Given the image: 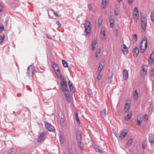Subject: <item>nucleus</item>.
Returning <instances> with one entry per match:
<instances>
[{
	"instance_id": "obj_1",
	"label": "nucleus",
	"mask_w": 154,
	"mask_h": 154,
	"mask_svg": "<svg viewBox=\"0 0 154 154\" xmlns=\"http://www.w3.org/2000/svg\"><path fill=\"white\" fill-rule=\"evenodd\" d=\"M147 38L144 37L141 42L140 47L141 51L143 53L145 52L147 47Z\"/></svg>"
},
{
	"instance_id": "obj_2",
	"label": "nucleus",
	"mask_w": 154,
	"mask_h": 154,
	"mask_svg": "<svg viewBox=\"0 0 154 154\" xmlns=\"http://www.w3.org/2000/svg\"><path fill=\"white\" fill-rule=\"evenodd\" d=\"M60 88L63 92L68 90L67 88V82L65 79H62L60 82Z\"/></svg>"
},
{
	"instance_id": "obj_3",
	"label": "nucleus",
	"mask_w": 154,
	"mask_h": 154,
	"mask_svg": "<svg viewBox=\"0 0 154 154\" xmlns=\"http://www.w3.org/2000/svg\"><path fill=\"white\" fill-rule=\"evenodd\" d=\"M85 27V32L87 34L91 32V23L88 21H86L84 24Z\"/></svg>"
},
{
	"instance_id": "obj_4",
	"label": "nucleus",
	"mask_w": 154,
	"mask_h": 154,
	"mask_svg": "<svg viewBox=\"0 0 154 154\" xmlns=\"http://www.w3.org/2000/svg\"><path fill=\"white\" fill-rule=\"evenodd\" d=\"M46 128L49 131L55 132V130L54 127L49 123H46L45 124Z\"/></svg>"
},
{
	"instance_id": "obj_5",
	"label": "nucleus",
	"mask_w": 154,
	"mask_h": 154,
	"mask_svg": "<svg viewBox=\"0 0 154 154\" xmlns=\"http://www.w3.org/2000/svg\"><path fill=\"white\" fill-rule=\"evenodd\" d=\"M105 65V63L104 61H101L100 63L99 66L98 68L97 73H100Z\"/></svg>"
},
{
	"instance_id": "obj_6",
	"label": "nucleus",
	"mask_w": 154,
	"mask_h": 154,
	"mask_svg": "<svg viewBox=\"0 0 154 154\" xmlns=\"http://www.w3.org/2000/svg\"><path fill=\"white\" fill-rule=\"evenodd\" d=\"M53 67L54 71L57 75H58V76L60 75V71L59 70V68L57 64L55 63H54L53 64Z\"/></svg>"
},
{
	"instance_id": "obj_7",
	"label": "nucleus",
	"mask_w": 154,
	"mask_h": 154,
	"mask_svg": "<svg viewBox=\"0 0 154 154\" xmlns=\"http://www.w3.org/2000/svg\"><path fill=\"white\" fill-rule=\"evenodd\" d=\"M128 131L126 130H124L120 134L119 138L122 140L124 139L126 135L128 134Z\"/></svg>"
},
{
	"instance_id": "obj_8",
	"label": "nucleus",
	"mask_w": 154,
	"mask_h": 154,
	"mask_svg": "<svg viewBox=\"0 0 154 154\" xmlns=\"http://www.w3.org/2000/svg\"><path fill=\"white\" fill-rule=\"evenodd\" d=\"M141 22L147 21L146 15L143 13H141L140 14Z\"/></svg>"
},
{
	"instance_id": "obj_9",
	"label": "nucleus",
	"mask_w": 154,
	"mask_h": 154,
	"mask_svg": "<svg viewBox=\"0 0 154 154\" xmlns=\"http://www.w3.org/2000/svg\"><path fill=\"white\" fill-rule=\"evenodd\" d=\"M123 77L124 78V79L125 80H127L128 77V70L126 69L124 70L123 72Z\"/></svg>"
},
{
	"instance_id": "obj_10",
	"label": "nucleus",
	"mask_w": 154,
	"mask_h": 154,
	"mask_svg": "<svg viewBox=\"0 0 154 154\" xmlns=\"http://www.w3.org/2000/svg\"><path fill=\"white\" fill-rule=\"evenodd\" d=\"M105 29L104 28H102V29L101 32V35H103V36H101V38L102 39L105 40L106 38V34H105Z\"/></svg>"
},
{
	"instance_id": "obj_11",
	"label": "nucleus",
	"mask_w": 154,
	"mask_h": 154,
	"mask_svg": "<svg viewBox=\"0 0 154 154\" xmlns=\"http://www.w3.org/2000/svg\"><path fill=\"white\" fill-rule=\"evenodd\" d=\"M45 139L44 134L42 133L38 137L37 139V141L38 142H40Z\"/></svg>"
},
{
	"instance_id": "obj_12",
	"label": "nucleus",
	"mask_w": 154,
	"mask_h": 154,
	"mask_svg": "<svg viewBox=\"0 0 154 154\" xmlns=\"http://www.w3.org/2000/svg\"><path fill=\"white\" fill-rule=\"evenodd\" d=\"M133 141L132 138L130 139L126 144V148L129 147L131 145Z\"/></svg>"
},
{
	"instance_id": "obj_13",
	"label": "nucleus",
	"mask_w": 154,
	"mask_h": 154,
	"mask_svg": "<svg viewBox=\"0 0 154 154\" xmlns=\"http://www.w3.org/2000/svg\"><path fill=\"white\" fill-rule=\"evenodd\" d=\"M139 49L138 48L136 47L134 48V50L133 51L134 53V55L135 57H137L139 53Z\"/></svg>"
},
{
	"instance_id": "obj_14",
	"label": "nucleus",
	"mask_w": 154,
	"mask_h": 154,
	"mask_svg": "<svg viewBox=\"0 0 154 154\" xmlns=\"http://www.w3.org/2000/svg\"><path fill=\"white\" fill-rule=\"evenodd\" d=\"M141 26L142 29L144 31L146 30L147 24V21L141 22Z\"/></svg>"
},
{
	"instance_id": "obj_15",
	"label": "nucleus",
	"mask_w": 154,
	"mask_h": 154,
	"mask_svg": "<svg viewBox=\"0 0 154 154\" xmlns=\"http://www.w3.org/2000/svg\"><path fill=\"white\" fill-rule=\"evenodd\" d=\"M97 44V42L96 40H94L92 42L91 44V49L92 50L94 51L95 50L96 47V45Z\"/></svg>"
},
{
	"instance_id": "obj_16",
	"label": "nucleus",
	"mask_w": 154,
	"mask_h": 154,
	"mask_svg": "<svg viewBox=\"0 0 154 154\" xmlns=\"http://www.w3.org/2000/svg\"><path fill=\"white\" fill-rule=\"evenodd\" d=\"M134 98L136 100H137L138 98V94L137 90H135L133 94Z\"/></svg>"
},
{
	"instance_id": "obj_17",
	"label": "nucleus",
	"mask_w": 154,
	"mask_h": 154,
	"mask_svg": "<svg viewBox=\"0 0 154 154\" xmlns=\"http://www.w3.org/2000/svg\"><path fill=\"white\" fill-rule=\"evenodd\" d=\"M149 140L150 143H153L154 142V136L152 134H150L149 135Z\"/></svg>"
},
{
	"instance_id": "obj_18",
	"label": "nucleus",
	"mask_w": 154,
	"mask_h": 154,
	"mask_svg": "<svg viewBox=\"0 0 154 154\" xmlns=\"http://www.w3.org/2000/svg\"><path fill=\"white\" fill-rule=\"evenodd\" d=\"M108 0H103L102 2V6L103 8H105L107 4V2Z\"/></svg>"
},
{
	"instance_id": "obj_19",
	"label": "nucleus",
	"mask_w": 154,
	"mask_h": 154,
	"mask_svg": "<svg viewBox=\"0 0 154 154\" xmlns=\"http://www.w3.org/2000/svg\"><path fill=\"white\" fill-rule=\"evenodd\" d=\"M108 0H103L102 2V6L103 8H105L107 4V2Z\"/></svg>"
},
{
	"instance_id": "obj_20",
	"label": "nucleus",
	"mask_w": 154,
	"mask_h": 154,
	"mask_svg": "<svg viewBox=\"0 0 154 154\" xmlns=\"http://www.w3.org/2000/svg\"><path fill=\"white\" fill-rule=\"evenodd\" d=\"M108 0H103L102 2V6L103 8H105L107 4V2Z\"/></svg>"
},
{
	"instance_id": "obj_21",
	"label": "nucleus",
	"mask_w": 154,
	"mask_h": 154,
	"mask_svg": "<svg viewBox=\"0 0 154 154\" xmlns=\"http://www.w3.org/2000/svg\"><path fill=\"white\" fill-rule=\"evenodd\" d=\"M100 114L103 117H106V109L102 110L100 112Z\"/></svg>"
},
{
	"instance_id": "obj_22",
	"label": "nucleus",
	"mask_w": 154,
	"mask_h": 154,
	"mask_svg": "<svg viewBox=\"0 0 154 154\" xmlns=\"http://www.w3.org/2000/svg\"><path fill=\"white\" fill-rule=\"evenodd\" d=\"M87 93L89 97H93L94 95L93 93L91 90L89 89H88Z\"/></svg>"
},
{
	"instance_id": "obj_23",
	"label": "nucleus",
	"mask_w": 154,
	"mask_h": 154,
	"mask_svg": "<svg viewBox=\"0 0 154 154\" xmlns=\"http://www.w3.org/2000/svg\"><path fill=\"white\" fill-rule=\"evenodd\" d=\"M130 105L128 103H126L124 110L125 112L128 111L129 109Z\"/></svg>"
},
{
	"instance_id": "obj_24",
	"label": "nucleus",
	"mask_w": 154,
	"mask_h": 154,
	"mask_svg": "<svg viewBox=\"0 0 154 154\" xmlns=\"http://www.w3.org/2000/svg\"><path fill=\"white\" fill-rule=\"evenodd\" d=\"M139 13L138 11V9L137 8H135L134 10V12L133 13V15L134 16H137L138 15Z\"/></svg>"
},
{
	"instance_id": "obj_25",
	"label": "nucleus",
	"mask_w": 154,
	"mask_h": 154,
	"mask_svg": "<svg viewBox=\"0 0 154 154\" xmlns=\"http://www.w3.org/2000/svg\"><path fill=\"white\" fill-rule=\"evenodd\" d=\"M94 149L96 152H98L99 153H103L102 151L100 149V147L98 146L95 147L94 148Z\"/></svg>"
},
{
	"instance_id": "obj_26",
	"label": "nucleus",
	"mask_w": 154,
	"mask_h": 154,
	"mask_svg": "<svg viewBox=\"0 0 154 154\" xmlns=\"http://www.w3.org/2000/svg\"><path fill=\"white\" fill-rule=\"evenodd\" d=\"M150 59L152 60V63L154 61V51L152 52L150 57Z\"/></svg>"
},
{
	"instance_id": "obj_27",
	"label": "nucleus",
	"mask_w": 154,
	"mask_h": 154,
	"mask_svg": "<svg viewBox=\"0 0 154 154\" xmlns=\"http://www.w3.org/2000/svg\"><path fill=\"white\" fill-rule=\"evenodd\" d=\"M76 138L78 142L82 141V139L81 137V135L80 134H77L76 136Z\"/></svg>"
},
{
	"instance_id": "obj_28",
	"label": "nucleus",
	"mask_w": 154,
	"mask_h": 154,
	"mask_svg": "<svg viewBox=\"0 0 154 154\" xmlns=\"http://www.w3.org/2000/svg\"><path fill=\"white\" fill-rule=\"evenodd\" d=\"M75 119L77 120V123L78 125H79L80 124V122L78 113L76 112L75 113Z\"/></svg>"
},
{
	"instance_id": "obj_29",
	"label": "nucleus",
	"mask_w": 154,
	"mask_h": 154,
	"mask_svg": "<svg viewBox=\"0 0 154 154\" xmlns=\"http://www.w3.org/2000/svg\"><path fill=\"white\" fill-rule=\"evenodd\" d=\"M132 115L131 114H128L125 117V119L126 120H128L130 119L132 117Z\"/></svg>"
},
{
	"instance_id": "obj_30",
	"label": "nucleus",
	"mask_w": 154,
	"mask_h": 154,
	"mask_svg": "<svg viewBox=\"0 0 154 154\" xmlns=\"http://www.w3.org/2000/svg\"><path fill=\"white\" fill-rule=\"evenodd\" d=\"M70 91L72 92H74L75 91V88L73 86V85H71L69 87Z\"/></svg>"
},
{
	"instance_id": "obj_31",
	"label": "nucleus",
	"mask_w": 154,
	"mask_h": 154,
	"mask_svg": "<svg viewBox=\"0 0 154 154\" xmlns=\"http://www.w3.org/2000/svg\"><path fill=\"white\" fill-rule=\"evenodd\" d=\"M78 142L79 143V145L80 149L81 150H82L84 146L83 143H82V141H79Z\"/></svg>"
},
{
	"instance_id": "obj_32",
	"label": "nucleus",
	"mask_w": 154,
	"mask_h": 154,
	"mask_svg": "<svg viewBox=\"0 0 154 154\" xmlns=\"http://www.w3.org/2000/svg\"><path fill=\"white\" fill-rule=\"evenodd\" d=\"M103 22V19L102 18H100L98 19V23L99 26L100 27L102 24Z\"/></svg>"
},
{
	"instance_id": "obj_33",
	"label": "nucleus",
	"mask_w": 154,
	"mask_h": 154,
	"mask_svg": "<svg viewBox=\"0 0 154 154\" xmlns=\"http://www.w3.org/2000/svg\"><path fill=\"white\" fill-rule=\"evenodd\" d=\"M62 63L64 67H66L68 66L67 63L66 61L63 60H62Z\"/></svg>"
},
{
	"instance_id": "obj_34",
	"label": "nucleus",
	"mask_w": 154,
	"mask_h": 154,
	"mask_svg": "<svg viewBox=\"0 0 154 154\" xmlns=\"http://www.w3.org/2000/svg\"><path fill=\"white\" fill-rule=\"evenodd\" d=\"M151 17L152 21L154 22V11H152L151 15Z\"/></svg>"
},
{
	"instance_id": "obj_35",
	"label": "nucleus",
	"mask_w": 154,
	"mask_h": 154,
	"mask_svg": "<svg viewBox=\"0 0 154 154\" xmlns=\"http://www.w3.org/2000/svg\"><path fill=\"white\" fill-rule=\"evenodd\" d=\"M65 92L64 93V95L65 96V97H69L70 96L69 95V90H67L66 91H64Z\"/></svg>"
},
{
	"instance_id": "obj_36",
	"label": "nucleus",
	"mask_w": 154,
	"mask_h": 154,
	"mask_svg": "<svg viewBox=\"0 0 154 154\" xmlns=\"http://www.w3.org/2000/svg\"><path fill=\"white\" fill-rule=\"evenodd\" d=\"M4 34L0 35V43H2L4 40Z\"/></svg>"
},
{
	"instance_id": "obj_37",
	"label": "nucleus",
	"mask_w": 154,
	"mask_h": 154,
	"mask_svg": "<svg viewBox=\"0 0 154 154\" xmlns=\"http://www.w3.org/2000/svg\"><path fill=\"white\" fill-rule=\"evenodd\" d=\"M101 53V51L100 50V49H99L97 51V52H96V57H98L99 56V54H100Z\"/></svg>"
},
{
	"instance_id": "obj_38",
	"label": "nucleus",
	"mask_w": 154,
	"mask_h": 154,
	"mask_svg": "<svg viewBox=\"0 0 154 154\" xmlns=\"http://www.w3.org/2000/svg\"><path fill=\"white\" fill-rule=\"evenodd\" d=\"M133 38L135 42H136L137 41V37L136 34H134L133 36Z\"/></svg>"
},
{
	"instance_id": "obj_39",
	"label": "nucleus",
	"mask_w": 154,
	"mask_h": 154,
	"mask_svg": "<svg viewBox=\"0 0 154 154\" xmlns=\"http://www.w3.org/2000/svg\"><path fill=\"white\" fill-rule=\"evenodd\" d=\"M27 73L28 74L29 76L31 75V74H32V72L31 71H29V66H28L27 68Z\"/></svg>"
},
{
	"instance_id": "obj_40",
	"label": "nucleus",
	"mask_w": 154,
	"mask_h": 154,
	"mask_svg": "<svg viewBox=\"0 0 154 154\" xmlns=\"http://www.w3.org/2000/svg\"><path fill=\"white\" fill-rule=\"evenodd\" d=\"M98 73V75L97 77V79L98 80H100L102 78V75L100 73Z\"/></svg>"
},
{
	"instance_id": "obj_41",
	"label": "nucleus",
	"mask_w": 154,
	"mask_h": 154,
	"mask_svg": "<svg viewBox=\"0 0 154 154\" xmlns=\"http://www.w3.org/2000/svg\"><path fill=\"white\" fill-rule=\"evenodd\" d=\"M110 23H114V18L113 17L110 16L109 17Z\"/></svg>"
},
{
	"instance_id": "obj_42",
	"label": "nucleus",
	"mask_w": 154,
	"mask_h": 154,
	"mask_svg": "<svg viewBox=\"0 0 154 154\" xmlns=\"http://www.w3.org/2000/svg\"><path fill=\"white\" fill-rule=\"evenodd\" d=\"M137 120H140L141 121H143V118L140 115H139L137 117Z\"/></svg>"
},
{
	"instance_id": "obj_43",
	"label": "nucleus",
	"mask_w": 154,
	"mask_h": 154,
	"mask_svg": "<svg viewBox=\"0 0 154 154\" xmlns=\"http://www.w3.org/2000/svg\"><path fill=\"white\" fill-rule=\"evenodd\" d=\"M114 10L115 15L116 16L118 15L119 12V10H116V9H114Z\"/></svg>"
},
{
	"instance_id": "obj_44",
	"label": "nucleus",
	"mask_w": 154,
	"mask_h": 154,
	"mask_svg": "<svg viewBox=\"0 0 154 154\" xmlns=\"http://www.w3.org/2000/svg\"><path fill=\"white\" fill-rule=\"evenodd\" d=\"M122 51L124 54H127L128 52V50L123 49L122 50Z\"/></svg>"
},
{
	"instance_id": "obj_45",
	"label": "nucleus",
	"mask_w": 154,
	"mask_h": 154,
	"mask_svg": "<svg viewBox=\"0 0 154 154\" xmlns=\"http://www.w3.org/2000/svg\"><path fill=\"white\" fill-rule=\"evenodd\" d=\"M14 149L12 148L9 149L7 151V152L8 153L10 154L13 151Z\"/></svg>"
},
{
	"instance_id": "obj_46",
	"label": "nucleus",
	"mask_w": 154,
	"mask_h": 154,
	"mask_svg": "<svg viewBox=\"0 0 154 154\" xmlns=\"http://www.w3.org/2000/svg\"><path fill=\"white\" fill-rule=\"evenodd\" d=\"M112 76L113 74H112L111 76L109 79V81L110 83H111L112 82Z\"/></svg>"
},
{
	"instance_id": "obj_47",
	"label": "nucleus",
	"mask_w": 154,
	"mask_h": 154,
	"mask_svg": "<svg viewBox=\"0 0 154 154\" xmlns=\"http://www.w3.org/2000/svg\"><path fill=\"white\" fill-rule=\"evenodd\" d=\"M143 121L140 120H137V123L139 125H140L142 122Z\"/></svg>"
},
{
	"instance_id": "obj_48",
	"label": "nucleus",
	"mask_w": 154,
	"mask_h": 154,
	"mask_svg": "<svg viewBox=\"0 0 154 154\" xmlns=\"http://www.w3.org/2000/svg\"><path fill=\"white\" fill-rule=\"evenodd\" d=\"M56 23L57 25L59 27H60L61 26V23L58 21H57L56 22Z\"/></svg>"
},
{
	"instance_id": "obj_49",
	"label": "nucleus",
	"mask_w": 154,
	"mask_h": 154,
	"mask_svg": "<svg viewBox=\"0 0 154 154\" xmlns=\"http://www.w3.org/2000/svg\"><path fill=\"white\" fill-rule=\"evenodd\" d=\"M141 70L144 72H146V70L145 69L144 66H143L141 68Z\"/></svg>"
},
{
	"instance_id": "obj_50",
	"label": "nucleus",
	"mask_w": 154,
	"mask_h": 154,
	"mask_svg": "<svg viewBox=\"0 0 154 154\" xmlns=\"http://www.w3.org/2000/svg\"><path fill=\"white\" fill-rule=\"evenodd\" d=\"M64 120L63 118H61L60 120V122L61 124L63 125L64 123Z\"/></svg>"
},
{
	"instance_id": "obj_51",
	"label": "nucleus",
	"mask_w": 154,
	"mask_h": 154,
	"mask_svg": "<svg viewBox=\"0 0 154 154\" xmlns=\"http://www.w3.org/2000/svg\"><path fill=\"white\" fill-rule=\"evenodd\" d=\"M4 29V27L3 26H0V32H2Z\"/></svg>"
},
{
	"instance_id": "obj_52",
	"label": "nucleus",
	"mask_w": 154,
	"mask_h": 154,
	"mask_svg": "<svg viewBox=\"0 0 154 154\" xmlns=\"http://www.w3.org/2000/svg\"><path fill=\"white\" fill-rule=\"evenodd\" d=\"M144 119L145 120H147L148 119V117L146 114H145L144 116Z\"/></svg>"
},
{
	"instance_id": "obj_53",
	"label": "nucleus",
	"mask_w": 154,
	"mask_h": 154,
	"mask_svg": "<svg viewBox=\"0 0 154 154\" xmlns=\"http://www.w3.org/2000/svg\"><path fill=\"white\" fill-rule=\"evenodd\" d=\"M66 100L68 102H69V101H70V97H66Z\"/></svg>"
},
{
	"instance_id": "obj_54",
	"label": "nucleus",
	"mask_w": 154,
	"mask_h": 154,
	"mask_svg": "<svg viewBox=\"0 0 154 154\" xmlns=\"http://www.w3.org/2000/svg\"><path fill=\"white\" fill-rule=\"evenodd\" d=\"M123 49L128 50V48L125 45H123Z\"/></svg>"
},
{
	"instance_id": "obj_55",
	"label": "nucleus",
	"mask_w": 154,
	"mask_h": 154,
	"mask_svg": "<svg viewBox=\"0 0 154 154\" xmlns=\"http://www.w3.org/2000/svg\"><path fill=\"white\" fill-rule=\"evenodd\" d=\"M134 0H128V3L130 4H132Z\"/></svg>"
},
{
	"instance_id": "obj_56",
	"label": "nucleus",
	"mask_w": 154,
	"mask_h": 154,
	"mask_svg": "<svg viewBox=\"0 0 154 154\" xmlns=\"http://www.w3.org/2000/svg\"><path fill=\"white\" fill-rule=\"evenodd\" d=\"M146 146V145L144 144V143H143L142 144V148L143 149H144L145 148V147Z\"/></svg>"
},
{
	"instance_id": "obj_57",
	"label": "nucleus",
	"mask_w": 154,
	"mask_h": 154,
	"mask_svg": "<svg viewBox=\"0 0 154 154\" xmlns=\"http://www.w3.org/2000/svg\"><path fill=\"white\" fill-rule=\"evenodd\" d=\"M3 10V7L2 5L0 4V12H1Z\"/></svg>"
},
{
	"instance_id": "obj_58",
	"label": "nucleus",
	"mask_w": 154,
	"mask_h": 154,
	"mask_svg": "<svg viewBox=\"0 0 154 154\" xmlns=\"http://www.w3.org/2000/svg\"><path fill=\"white\" fill-rule=\"evenodd\" d=\"M53 14L56 17H60V15L58 14L55 13L53 12Z\"/></svg>"
},
{
	"instance_id": "obj_59",
	"label": "nucleus",
	"mask_w": 154,
	"mask_h": 154,
	"mask_svg": "<svg viewBox=\"0 0 154 154\" xmlns=\"http://www.w3.org/2000/svg\"><path fill=\"white\" fill-rule=\"evenodd\" d=\"M88 8L90 10H91L92 8V7L91 4H89L88 6Z\"/></svg>"
},
{
	"instance_id": "obj_60",
	"label": "nucleus",
	"mask_w": 154,
	"mask_h": 154,
	"mask_svg": "<svg viewBox=\"0 0 154 154\" xmlns=\"http://www.w3.org/2000/svg\"><path fill=\"white\" fill-rule=\"evenodd\" d=\"M110 27L111 28H112L114 26V23H110Z\"/></svg>"
},
{
	"instance_id": "obj_61",
	"label": "nucleus",
	"mask_w": 154,
	"mask_h": 154,
	"mask_svg": "<svg viewBox=\"0 0 154 154\" xmlns=\"http://www.w3.org/2000/svg\"><path fill=\"white\" fill-rule=\"evenodd\" d=\"M68 84L69 87L71 86V85H72V84L70 82V80H69V81Z\"/></svg>"
},
{
	"instance_id": "obj_62",
	"label": "nucleus",
	"mask_w": 154,
	"mask_h": 154,
	"mask_svg": "<svg viewBox=\"0 0 154 154\" xmlns=\"http://www.w3.org/2000/svg\"><path fill=\"white\" fill-rule=\"evenodd\" d=\"M151 73L152 75H154V70H152L151 71Z\"/></svg>"
},
{
	"instance_id": "obj_63",
	"label": "nucleus",
	"mask_w": 154,
	"mask_h": 154,
	"mask_svg": "<svg viewBox=\"0 0 154 154\" xmlns=\"http://www.w3.org/2000/svg\"><path fill=\"white\" fill-rule=\"evenodd\" d=\"M60 143H63V141H62V138H61L60 137Z\"/></svg>"
},
{
	"instance_id": "obj_64",
	"label": "nucleus",
	"mask_w": 154,
	"mask_h": 154,
	"mask_svg": "<svg viewBox=\"0 0 154 154\" xmlns=\"http://www.w3.org/2000/svg\"><path fill=\"white\" fill-rule=\"evenodd\" d=\"M72 152V151L71 150L69 149V148L68 149V152L69 153H70V152H71V153Z\"/></svg>"
}]
</instances>
